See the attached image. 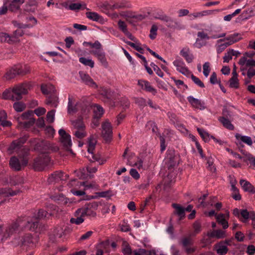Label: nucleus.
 <instances>
[{"mask_svg": "<svg viewBox=\"0 0 255 255\" xmlns=\"http://www.w3.org/2000/svg\"><path fill=\"white\" fill-rule=\"evenodd\" d=\"M104 113L103 108L100 106L97 105L95 110V115L97 118H100Z\"/></svg>", "mask_w": 255, "mask_h": 255, "instance_id": "nucleus-61", "label": "nucleus"}, {"mask_svg": "<svg viewBox=\"0 0 255 255\" xmlns=\"http://www.w3.org/2000/svg\"><path fill=\"white\" fill-rule=\"evenodd\" d=\"M31 143H34V149L40 152L43 153V154H47L49 150H52L54 151H56L58 150L57 147L52 148L50 146L49 143L46 140H40L34 138L30 141Z\"/></svg>", "mask_w": 255, "mask_h": 255, "instance_id": "nucleus-3", "label": "nucleus"}, {"mask_svg": "<svg viewBox=\"0 0 255 255\" xmlns=\"http://www.w3.org/2000/svg\"><path fill=\"white\" fill-rule=\"evenodd\" d=\"M13 107L17 112H21L26 108V105L21 102H16L13 104Z\"/></svg>", "mask_w": 255, "mask_h": 255, "instance_id": "nucleus-44", "label": "nucleus"}, {"mask_svg": "<svg viewBox=\"0 0 255 255\" xmlns=\"http://www.w3.org/2000/svg\"><path fill=\"white\" fill-rule=\"evenodd\" d=\"M126 43H127L128 45H129L133 48H134L135 50H137L139 53L143 54L144 53V50L143 48H142L140 46H139V45L140 44L139 43H134L133 42H131L130 41H125Z\"/></svg>", "mask_w": 255, "mask_h": 255, "instance_id": "nucleus-46", "label": "nucleus"}, {"mask_svg": "<svg viewBox=\"0 0 255 255\" xmlns=\"http://www.w3.org/2000/svg\"><path fill=\"white\" fill-rule=\"evenodd\" d=\"M12 100L19 101L22 98V95L27 93V85L22 84L14 87L11 91Z\"/></svg>", "mask_w": 255, "mask_h": 255, "instance_id": "nucleus-8", "label": "nucleus"}, {"mask_svg": "<svg viewBox=\"0 0 255 255\" xmlns=\"http://www.w3.org/2000/svg\"><path fill=\"white\" fill-rule=\"evenodd\" d=\"M236 138L238 140H241V141L247 144L248 145H252L253 144V141L251 137L246 135H241L238 133L236 134Z\"/></svg>", "mask_w": 255, "mask_h": 255, "instance_id": "nucleus-37", "label": "nucleus"}, {"mask_svg": "<svg viewBox=\"0 0 255 255\" xmlns=\"http://www.w3.org/2000/svg\"><path fill=\"white\" fill-rule=\"evenodd\" d=\"M19 192V190L13 191L10 188H4L0 189V195H3L5 197L14 196Z\"/></svg>", "mask_w": 255, "mask_h": 255, "instance_id": "nucleus-33", "label": "nucleus"}, {"mask_svg": "<svg viewBox=\"0 0 255 255\" xmlns=\"http://www.w3.org/2000/svg\"><path fill=\"white\" fill-rule=\"evenodd\" d=\"M36 242V239L33 238L30 234H26L23 236L22 247H33L35 246Z\"/></svg>", "mask_w": 255, "mask_h": 255, "instance_id": "nucleus-23", "label": "nucleus"}, {"mask_svg": "<svg viewBox=\"0 0 255 255\" xmlns=\"http://www.w3.org/2000/svg\"><path fill=\"white\" fill-rule=\"evenodd\" d=\"M241 38L242 37H241L240 34L236 33L226 37V40L227 41H230L231 43L234 44L239 41L240 39H241Z\"/></svg>", "mask_w": 255, "mask_h": 255, "instance_id": "nucleus-40", "label": "nucleus"}, {"mask_svg": "<svg viewBox=\"0 0 255 255\" xmlns=\"http://www.w3.org/2000/svg\"><path fill=\"white\" fill-rule=\"evenodd\" d=\"M32 116H33V113L32 111H28L23 113L17 119L19 124L24 128L31 127L35 122V119L32 117Z\"/></svg>", "mask_w": 255, "mask_h": 255, "instance_id": "nucleus-6", "label": "nucleus"}, {"mask_svg": "<svg viewBox=\"0 0 255 255\" xmlns=\"http://www.w3.org/2000/svg\"><path fill=\"white\" fill-rule=\"evenodd\" d=\"M138 85L142 88V89L146 91V92H150L153 95H155L157 91L153 87H152L150 83L147 81L143 80H139L138 81Z\"/></svg>", "mask_w": 255, "mask_h": 255, "instance_id": "nucleus-20", "label": "nucleus"}, {"mask_svg": "<svg viewBox=\"0 0 255 255\" xmlns=\"http://www.w3.org/2000/svg\"><path fill=\"white\" fill-rule=\"evenodd\" d=\"M19 158L21 159V162H20L19 159L15 156L12 157L9 160V165L11 168L16 171L20 170L22 166L26 165L22 164L23 158Z\"/></svg>", "mask_w": 255, "mask_h": 255, "instance_id": "nucleus-21", "label": "nucleus"}, {"mask_svg": "<svg viewBox=\"0 0 255 255\" xmlns=\"http://www.w3.org/2000/svg\"><path fill=\"white\" fill-rule=\"evenodd\" d=\"M195 234H198L201 230V224L199 220L196 221L193 225Z\"/></svg>", "mask_w": 255, "mask_h": 255, "instance_id": "nucleus-60", "label": "nucleus"}, {"mask_svg": "<svg viewBox=\"0 0 255 255\" xmlns=\"http://www.w3.org/2000/svg\"><path fill=\"white\" fill-rule=\"evenodd\" d=\"M165 22H166V25L170 28L179 30L185 28L184 25L181 22L168 16Z\"/></svg>", "mask_w": 255, "mask_h": 255, "instance_id": "nucleus-16", "label": "nucleus"}, {"mask_svg": "<svg viewBox=\"0 0 255 255\" xmlns=\"http://www.w3.org/2000/svg\"><path fill=\"white\" fill-rule=\"evenodd\" d=\"M180 54L188 63H191L194 58V55L191 51L187 47H184L182 49L180 52Z\"/></svg>", "mask_w": 255, "mask_h": 255, "instance_id": "nucleus-22", "label": "nucleus"}, {"mask_svg": "<svg viewBox=\"0 0 255 255\" xmlns=\"http://www.w3.org/2000/svg\"><path fill=\"white\" fill-rule=\"evenodd\" d=\"M135 103L141 108H143L146 106V101L145 99L142 98H137L135 100Z\"/></svg>", "mask_w": 255, "mask_h": 255, "instance_id": "nucleus-62", "label": "nucleus"}, {"mask_svg": "<svg viewBox=\"0 0 255 255\" xmlns=\"http://www.w3.org/2000/svg\"><path fill=\"white\" fill-rule=\"evenodd\" d=\"M232 56L233 53H231V49H230L223 57L224 62H229L232 59Z\"/></svg>", "mask_w": 255, "mask_h": 255, "instance_id": "nucleus-64", "label": "nucleus"}, {"mask_svg": "<svg viewBox=\"0 0 255 255\" xmlns=\"http://www.w3.org/2000/svg\"><path fill=\"white\" fill-rule=\"evenodd\" d=\"M50 162V158L47 154H42L34 160L33 167L36 171L43 170Z\"/></svg>", "mask_w": 255, "mask_h": 255, "instance_id": "nucleus-7", "label": "nucleus"}, {"mask_svg": "<svg viewBox=\"0 0 255 255\" xmlns=\"http://www.w3.org/2000/svg\"><path fill=\"white\" fill-rule=\"evenodd\" d=\"M219 121L222 124L223 126L227 129L230 130H233L234 129V127L230 121L224 116L220 117Z\"/></svg>", "mask_w": 255, "mask_h": 255, "instance_id": "nucleus-34", "label": "nucleus"}, {"mask_svg": "<svg viewBox=\"0 0 255 255\" xmlns=\"http://www.w3.org/2000/svg\"><path fill=\"white\" fill-rule=\"evenodd\" d=\"M197 35L198 38L196 39V42L194 45L198 48H200L202 46L206 45V42H201V41L204 39L209 40L210 39V36L203 30L198 31Z\"/></svg>", "mask_w": 255, "mask_h": 255, "instance_id": "nucleus-15", "label": "nucleus"}, {"mask_svg": "<svg viewBox=\"0 0 255 255\" xmlns=\"http://www.w3.org/2000/svg\"><path fill=\"white\" fill-rule=\"evenodd\" d=\"M28 137L29 136L27 134H25L18 139L13 140L8 148L10 153H15L18 157L23 158V165H27L28 163L29 148L23 146V144L28 139Z\"/></svg>", "mask_w": 255, "mask_h": 255, "instance_id": "nucleus-1", "label": "nucleus"}, {"mask_svg": "<svg viewBox=\"0 0 255 255\" xmlns=\"http://www.w3.org/2000/svg\"><path fill=\"white\" fill-rule=\"evenodd\" d=\"M102 135L106 142H110L112 138V127L111 123L106 122L102 124Z\"/></svg>", "mask_w": 255, "mask_h": 255, "instance_id": "nucleus-12", "label": "nucleus"}, {"mask_svg": "<svg viewBox=\"0 0 255 255\" xmlns=\"http://www.w3.org/2000/svg\"><path fill=\"white\" fill-rule=\"evenodd\" d=\"M75 218H71L70 220V222L71 224H75L76 225H80L84 221V219L83 218V216H81V215H77L76 214V212L74 213Z\"/></svg>", "mask_w": 255, "mask_h": 255, "instance_id": "nucleus-41", "label": "nucleus"}, {"mask_svg": "<svg viewBox=\"0 0 255 255\" xmlns=\"http://www.w3.org/2000/svg\"><path fill=\"white\" fill-rule=\"evenodd\" d=\"M239 64L241 66L246 65V67H255V60L252 59H247V57L243 56L240 58L239 61Z\"/></svg>", "mask_w": 255, "mask_h": 255, "instance_id": "nucleus-29", "label": "nucleus"}, {"mask_svg": "<svg viewBox=\"0 0 255 255\" xmlns=\"http://www.w3.org/2000/svg\"><path fill=\"white\" fill-rule=\"evenodd\" d=\"M68 176V174H64L61 171H56L49 177L48 182L49 183H52L54 182H58L59 180H65Z\"/></svg>", "mask_w": 255, "mask_h": 255, "instance_id": "nucleus-17", "label": "nucleus"}, {"mask_svg": "<svg viewBox=\"0 0 255 255\" xmlns=\"http://www.w3.org/2000/svg\"><path fill=\"white\" fill-rule=\"evenodd\" d=\"M55 110H52L48 112L46 115L47 121L49 123H53L54 120V116H55Z\"/></svg>", "mask_w": 255, "mask_h": 255, "instance_id": "nucleus-59", "label": "nucleus"}, {"mask_svg": "<svg viewBox=\"0 0 255 255\" xmlns=\"http://www.w3.org/2000/svg\"><path fill=\"white\" fill-rule=\"evenodd\" d=\"M215 248L219 255H225L229 251L227 246L224 245L223 242H220L216 244Z\"/></svg>", "mask_w": 255, "mask_h": 255, "instance_id": "nucleus-27", "label": "nucleus"}, {"mask_svg": "<svg viewBox=\"0 0 255 255\" xmlns=\"http://www.w3.org/2000/svg\"><path fill=\"white\" fill-rule=\"evenodd\" d=\"M86 15L89 19L95 21H99L101 18V16L95 12H87Z\"/></svg>", "mask_w": 255, "mask_h": 255, "instance_id": "nucleus-43", "label": "nucleus"}, {"mask_svg": "<svg viewBox=\"0 0 255 255\" xmlns=\"http://www.w3.org/2000/svg\"><path fill=\"white\" fill-rule=\"evenodd\" d=\"M98 206L96 202L85 205L83 207L79 208L76 211L77 215H81L84 217L85 216L90 217H95L96 216L95 210Z\"/></svg>", "mask_w": 255, "mask_h": 255, "instance_id": "nucleus-4", "label": "nucleus"}, {"mask_svg": "<svg viewBox=\"0 0 255 255\" xmlns=\"http://www.w3.org/2000/svg\"><path fill=\"white\" fill-rule=\"evenodd\" d=\"M70 10L73 11H77L80 9L86 8V5L80 2H76V0H71V5H70Z\"/></svg>", "mask_w": 255, "mask_h": 255, "instance_id": "nucleus-31", "label": "nucleus"}, {"mask_svg": "<svg viewBox=\"0 0 255 255\" xmlns=\"http://www.w3.org/2000/svg\"><path fill=\"white\" fill-rule=\"evenodd\" d=\"M79 74L82 80V82H84L87 85H88L92 88H97V85L91 77L87 73L83 71H79Z\"/></svg>", "mask_w": 255, "mask_h": 255, "instance_id": "nucleus-19", "label": "nucleus"}, {"mask_svg": "<svg viewBox=\"0 0 255 255\" xmlns=\"http://www.w3.org/2000/svg\"><path fill=\"white\" fill-rule=\"evenodd\" d=\"M173 65L176 67V70L181 74L189 76L191 72L186 67L185 64L181 58L177 59L173 62Z\"/></svg>", "mask_w": 255, "mask_h": 255, "instance_id": "nucleus-13", "label": "nucleus"}, {"mask_svg": "<svg viewBox=\"0 0 255 255\" xmlns=\"http://www.w3.org/2000/svg\"><path fill=\"white\" fill-rule=\"evenodd\" d=\"M55 201H57L59 204L65 205L67 203V199L65 198L63 195L59 194L56 195L53 197Z\"/></svg>", "mask_w": 255, "mask_h": 255, "instance_id": "nucleus-49", "label": "nucleus"}, {"mask_svg": "<svg viewBox=\"0 0 255 255\" xmlns=\"http://www.w3.org/2000/svg\"><path fill=\"white\" fill-rule=\"evenodd\" d=\"M240 184L245 191L252 194L255 193V188L250 182L244 179H241L240 181Z\"/></svg>", "mask_w": 255, "mask_h": 255, "instance_id": "nucleus-24", "label": "nucleus"}, {"mask_svg": "<svg viewBox=\"0 0 255 255\" xmlns=\"http://www.w3.org/2000/svg\"><path fill=\"white\" fill-rule=\"evenodd\" d=\"M0 41L1 42H6L11 43L10 35L4 32H0Z\"/></svg>", "mask_w": 255, "mask_h": 255, "instance_id": "nucleus-52", "label": "nucleus"}, {"mask_svg": "<svg viewBox=\"0 0 255 255\" xmlns=\"http://www.w3.org/2000/svg\"><path fill=\"white\" fill-rule=\"evenodd\" d=\"M120 15L122 17L126 18L127 20L129 18H135L139 20H141L143 18V16L142 15L135 16L132 12L129 11H121L120 13Z\"/></svg>", "mask_w": 255, "mask_h": 255, "instance_id": "nucleus-32", "label": "nucleus"}, {"mask_svg": "<svg viewBox=\"0 0 255 255\" xmlns=\"http://www.w3.org/2000/svg\"><path fill=\"white\" fill-rule=\"evenodd\" d=\"M74 134L78 138L81 139L85 137L87 135L85 129H77L74 131Z\"/></svg>", "mask_w": 255, "mask_h": 255, "instance_id": "nucleus-56", "label": "nucleus"}, {"mask_svg": "<svg viewBox=\"0 0 255 255\" xmlns=\"http://www.w3.org/2000/svg\"><path fill=\"white\" fill-rule=\"evenodd\" d=\"M72 124L76 130L85 129V128L82 120L80 118L72 121Z\"/></svg>", "mask_w": 255, "mask_h": 255, "instance_id": "nucleus-42", "label": "nucleus"}, {"mask_svg": "<svg viewBox=\"0 0 255 255\" xmlns=\"http://www.w3.org/2000/svg\"><path fill=\"white\" fill-rule=\"evenodd\" d=\"M130 7V3L127 0H119L112 5L113 9L128 8Z\"/></svg>", "mask_w": 255, "mask_h": 255, "instance_id": "nucleus-25", "label": "nucleus"}, {"mask_svg": "<svg viewBox=\"0 0 255 255\" xmlns=\"http://www.w3.org/2000/svg\"><path fill=\"white\" fill-rule=\"evenodd\" d=\"M58 132L61 137V142L64 148L67 150L72 152V149H71L72 141L70 135L67 133L63 129H59Z\"/></svg>", "mask_w": 255, "mask_h": 255, "instance_id": "nucleus-10", "label": "nucleus"}, {"mask_svg": "<svg viewBox=\"0 0 255 255\" xmlns=\"http://www.w3.org/2000/svg\"><path fill=\"white\" fill-rule=\"evenodd\" d=\"M178 156L174 150H168L166 152V163L168 169L173 168L178 161Z\"/></svg>", "mask_w": 255, "mask_h": 255, "instance_id": "nucleus-11", "label": "nucleus"}, {"mask_svg": "<svg viewBox=\"0 0 255 255\" xmlns=\"http://www.w3.org/2000/svg\"><path fill=\"white\" fill-rule=\"evenodd\" d=\"M23 34V32L22 29H18L15 30L13 34L10 35V40L12 43L16 42L18 41V38L22 36Z\"/></svg>", "mask_w": 255, "mask_h": 255, "instance_id": "nucleus-36", "label": "nucleus"}, {"mask_svg": "<svg viewBox=\"0 0 255 255\" xmlns=\"http://www.w3.org/2000/svg\"><path fill=\"white\" fill-rule=\"evenodd\" d=\"M197 131L200 136L202 137L203 139L205 141L207 142L210 139V135L204 129L198 128Z\"/></svg>", "mask_w": 255, "mask_h": 255, "instance_id": "nucleus-48", "label": "nucleus"}, {"mask_svg": "<svg viewBox=\"0 0 255 255\" xmlns=\"http://www.w3.org/2000/svg\"><path fill=\"white\" fill-rule=\"evenodd\" d=\"M158 29L157 26L153 24L151 26V29L150 30V34H149V37L151 39H154L156 37V36L157 35V31Z\"/></svg>", "mask_w": 255, "mask_h": 255, "instance_id": "nucleus-55", "label": "nucleus"}, {"mask_svg": "<svg viewBox=\"0 0 255 255\" xmlns=\"http://www.w3.org/2000/svg\"><path fill=\"white\" fill-rule=\"evenodd\" d=\"M217 221L218 223L222 225L224 229L228 228L229 227L228 223L225 219L224 215L223 214H220L216 216Z\"/></svg>", "mask_w": 255, "mask_h": 255, "instance_id": "nucleus-39", "label": "nucleus"}, {"mask_svg": "<svg viewBox=\"0 0 255 255\" xmlns=\"http://www.w3.org/2000/svg\"><path fill=\"white\" fill-rule=\"evenodd\" d=\"M118 26L119 29L125 34L128 31L127 29V25L124 21L120 20L118 21Z\"/></svg>", "mask_w": 255, "mask_h": 255, "instance_id": "nucleus-58", "label": "nucleus"}, {"mask_svg": "<svg viewBox=\"0 0 255 255\" xmlns=\"http://www.w3.org/2000/svg\"><path fill=\"white\" fill-rule=\"evenodd\" d=\"M254 14V11L252 9H248L243 11L240 15L242 19H247L251 17Z\"/></svg>", "mask_w": 255, "mask_h": 255, "instance_id": "nucleus-54", "label": "nucleus"}, {"mask_svg": "<svg viewBox=\"0 0 255 255\" xmlns=\"http://www.w3.org/2000/svg\"><path fill=\"white\" fill-rule=\"evenodd\" d=\"M28 72V70H23L21 65H16L7 71L4 75V78L6 80H10L14 78L16 75H23Z\"/></svg>", "mask_w": 255, "mask_h": 255, "instance_id": "nucleus-9", "label": "nucleus"}, {"mask_svg": "<svg viewBox=\"0 0 255 255\" xmlns=\"http://www.w3.org/2000/svg\"><path fill=\"white\" fill-rule=\"evenodd\" d=\"M187 100L192 106L196 109L203 110L206 108L205 103L204 102L195 98L191 96L188 97Z\"/></svg>", "mask_w": 255, "mask_h": 255, "instance_id": "nucleus-18", "label": "nucleus"}, {"mask_svg": "<svg viewBox=\"0 0 255 255\" xmlns=\"http://www.w3.org/2000/svg\"><path fill=\"white\" fill-rule=\"evenodd\" d=\"M77 112L76 105H72V99L69 97L68 104V113L70 114L75 113Z\"/></svg>", "mask_w": 255, "mask_h": 255, "instance_id": "nucleus-50", "label": "nucleus"}, {"mask_svg": "<svg viewBox=\"0 0 255 255\" xmlns=\"http://www.w3.org/2000/svg\"><path fill=\"white\" fill-rule=\"evenodd\" d=\"M50 214L43 209H40L36 215L33 217L30 220L27 221L25 228L31 231H36L39 226V220L48 218Z\"/></svg>", "mask_w": 255, "mask_h": 255, "instance_id": "nucleus-2", "label": "nucleus"}, {"mask_svg": "<svg viewBox=\"0 0 255 255\" xmlns=\"http://www.w3.org/2000/svg\"><path fill=\"white\" fill-rule=\"evenodd\" d=\"M23 240V236H16L11 242V244L14 247L20 246L22 247V243Z\"/></svg>", "mask_w": 255, "mask_h": 255, "instance_id": "nucleus-51", "label": "nucleus"}, {"mask_svg": "<svg viewBox=\"0 0 255 255\" xmlns=\"http://www.w3.org/2000/svg\"><path fill=\"white\" fill-rule=\"evenodd\" d=\"M109 246L108 242H103L99 244L96 247V255H103L104 252H106V249Z\"/></svg>", "mask_w": 255, "mask_h": 255, "instance_id": "nucleus-30", "label": "nucleus"}, {"mask_svg": "<svg viewBox=\"0 0 255 255\" xmlns=\"http://www.w3.org/2000/svg\"><path fill=\"white\" fill-rule=\"evenodd\" d=\"M233 215L237 217L241 221L246 223L249 219L254 220L255 219V212L253 211H248L247 209H239L235 208L233 212Z\"/></svg>", "mask_w": 255, "mask_h": 255, "instance_id": "nucleus-5", "label": "nucleus"}, {"mask_svg": "<svg viewBox=\"0 0 255 255\" xmlns=\"http://www.w3.org/2000/svg\"><path fill=\"white\" fill-rule=\"evenodd\" d=\"M190 75H191V79L194 82L195 84H196L201 88L205 87L204 83L198 78L196 77L191 73Z\"/></svg>", "mask_w": 255, "mask_h": 255, "instance_id": "nucleus-57", "label": "nucleus"}, {"mask_svg": "<svg viewBox=\"0 0 255 255\" xmlns=\"http://www.w3.org/2000/svg\"><path fill=\"white\" fill-rule=\"evenodd\" d=\"M41 90L44 94H55L56 90L55 87L51 84L42 85Z\"/></svg>", "mask_w": 255, "mask_h": 255, "instance_id": "nucleus-28", "label": "nucleus"}, {"mask_svg": "<svg viewBox=\"0 0 255 255\" xmlns=\"http://www.w3.org/2000/svg\"><path fill=\"white\" fill-rule=\"evenodd\" d=\"M23 3L22 2L16 1L11 0L8 5V9L11 11H15L20 9V5Z\"/></svg>", "mask_w": 255, "mask_h": 255, "instance_id": "nucleus-38", "label": "nucleus"}, {"mask_svg": "<svg viewBox=\"0 0 255 255\" xmlns=\"http://www.w3.org/2000/svg\"><path fill=\"white\" fill-rule=\"evenodd\" d=\"M172 206L175 209L174 213L179 216L180 220L183 219L185 216V208L176 203L172 204Z\"/></svg>", "mask_w": 255, "mask_h": 255, "instance_id": "nucleus-26", "label": "nucleus"}, {"mask_svg": "<svg viewBox=\"0 0 255 255\" xmlns=\"http://www.w3.org/2000/svg\"><path fill=\"white\" fill-rule=\"evenodd\" d=\"M210 63L208 62H205L203 66V74L204 75L207 77L209 74L210 73Z\"/></svg>", "mask_w": 255, "mask_h": 255, "instance_id": "nucleus-63", "label": "nucleus"}, {"mask_svg": "<svg viewBox=\"0 0 255 255\" xmlns=\"http://www.w3.org/2000/svg\"><path fill=\"white\" fill-rule=\"evenodd\" d=\"M230 87L231 88H234L237 89L239 88V80L238 79V77H232L230 80Z\"/></svg>", "mask_w": 255, "mask_h": 255, "instance_id": "nucleus-53", "label": "nucleus"}, {"mask_svg": "<svg viewBox=\"0 0 255 255\" xmlns=\"http://www.w3.org/2000/svg\"><path fill=\"white\" fill-rule=\"evenodd\" d=\"M47 105H50L52 107H56L58 105V97L56 94L50 95L46 100Z\"/></svg>", "mask_w": 255, "mask_h": 255, "instance_id": "nucleus-35", "label": "nucleus"}, {"mask_svg": "<svg viewBox=\"0 0 255 255\" xmlns=\"http://www.w3.org/2000/svg\"><path fill=\"white\" fill-rule=\"evenodd\" d=\"M79 62L85 66H90L91 68H93L94 66V62L92 59L82 57L79 58Z\"/></svg>", "mask_w": 255, "mask_h": 255, "instance_id": "nucleus-47", "label": "nucleus"}, {"mask_svg": "<svg viewBox=\"0 0 255 255\" xmlns=\"http://www.w3.org/2000/svg\"><path fill=\"white\" fill-rule=\"evenodd\" d=\"M179 244L184 248L189 246H192L193 245V241L190 237H184L181 239L179 242Z\"/></svg>", "mask_w": 255, "mask_h": 255, "instance_id": "nucleus-45", "label": "nucleus"}, {"mask_svg": "<svg viewBox=\"0 0 255 255\" xmlns=\"http://www.w3.org/2000/svg\"><path fill=\"white\" fill-rule=\"evenodd\" d=\"M21 224L20 219L17 220V222L13 223L9 226L5 230V233L1 239L2 241H4L9 238L13 233H15L17 230L19 226Z\"/></svg>", "mask_w": 255, "mask_h": 255, "instance_id": "nucleus-14", "label": "nucleus"}]
</instances>
